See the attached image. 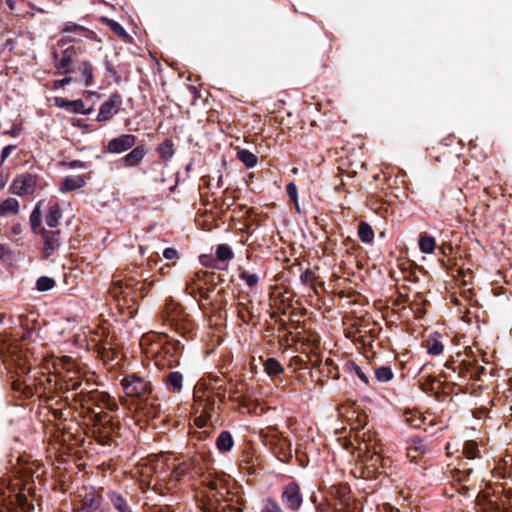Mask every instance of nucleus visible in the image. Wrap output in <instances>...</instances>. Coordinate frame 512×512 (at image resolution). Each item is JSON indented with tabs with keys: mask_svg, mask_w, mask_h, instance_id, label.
<instances>
[{
	"mask_svg": "<svg viewBox=\"0 0 512 512\" xmlns=\"http://www.w3.org/2000/svg\"><path fill=\"white\" fill-rule=\"evenodd\" d=\"M38 183V176L31 173L17 175L10 187L9 192L18 196H26L34 193Z\"/></svg>",
	"mask_w": 512,
	"mask_h": 512,
	"instance_id": "f8f14e48",
	"label": "nucleus"
},
{
	"mask_svg": "<svg viewBox=\"0 0 512 512\" xmlns=\"http://www.w3.org/2000/svg\"><path fill=\"white\" fill-rule=\"evenodd\" d=\"M72 81V78L70 76H66L63 79L56 80L54 83L55 88H62L68 84H70Z\"/></svg>",
	"mask_w": 512,
	"mask_h": 512,
	"instance_id": "69168bd1",
	"label": "nucleus"
},
{
	"mask_svg": "<svg viewBox=\"0 0 512 512\" xmlns=\"http://www.w3.org/2000/svg\"><path fill=\"white\" fill-rule=\"evenodd\" d=\"M19 212V202L15 198H7L0 204V216L16 215Z\"/></svg>",
	"mask_w": 512,
	"mask_h": 512,
	"instance_id": "f704fd0d",
	"label": "nucleus"
},
{
	"mask_svg": "<svg viewBox=\"0 0 512 512\" xmlns=\"http://www.w3.org/2000/svg\"><path fill=\"white\" fill-rule=\"evenodd\" d=\"M62 218V209L58 202H50L45 215V222L48 227L54 229L58 226Z\"/></svg>",
	"mask_w": 512,
	"mask_h": 512,
	"instance_id": "b1692460",
	"label": "nucleus"
},
{
	"mask_svg": "<svg viewBox=\"0 0 512 512\" xmlns=\"http://www.w3.org/2000/svg\"><path fill=\"white\" fill-rule=\"evenodd\" d=\"M234 256V253L231 247L227 244H220L216 249V257L218 260L225 262L231 260Z\"/></svg>",
	"mask_w": 512,
	"mask_h": 512,
	"instance_id": "49530a36",
	"label": "nucleus"
},
{
	"mask_svg": "<svg viewBox=\"0 0 512 512\" xmlns=\"http://www.w3.org/2000/svg\"><path fill=\"white\" fill-rule=\"evenodd\" d=\"M101 21L103 23H106L109 28L119 37H122V38H128L129 35L128 33L126 32V30L123 28V26L118 23L117 21L113 20V19H109L107 17H103L101 19Z\"/></svg>",
	"mask_w": 512,
	"mask_h": 512,
	"instance_id": "79ce46f5",
	"label": "nucleus"
},
{
	"mask_svg": "<svg viewBox=\"0 0 512 512\" xmlns=\"http://www.w3.org/2000/svg\"><path fill=\"white\" fill-rule=\"evenodd\" d=\"M183 348L184 345L179 340H171L163 345L162 350L167 359V363H165L167 367L172 368L179 364Z\"/></svg>",
	"mask_w": 512,
	"mask_h": 512,
	"instance_id": "aec40b11",
	"label": "nucleus"
},
{
	"mask_svg": "<svg viewBox=\"0 0 512 512\" xmlns=\"http://www.w3.org/2000/svg\"><path fill=\"white\" fill-rule=\"evenodd\" d=\"M265 444L281 462L289 463L292 459L291 442L287 438L274 435Z\"/></svg>",
	"mask_w": 512,
	"mask_h": 512,
	"instance_id": "4468645a",
	"label": "nucleus"
},
{
	"mask_svg": "<svg viewBox=\"0 0 512 512\" xmlns=\"http://www.w3.org/2000/svg\"><path fill=\"white\" fill-rule=\"evenodd\" d=\"M57 389V383L55 376L46 374L41 371H37L32 379L29 377L24 383L23 395L26 398H31L34 395L42 397V392L55 391Z\"/></svg>",
	"mask_w": 512,
	"mask_h": 512,
	"instance_id": "0eeeda50",
	"label": "nucleus"
},
{
	"mask_svg": "<svg viewBox=\"0 0 512 512\" xmlns=\"http://www.w3.org/2000/svg\"><path fill=\"white\" fill-rule=\"evenodd\" d=\"M122 104V95L118 91L113 92L109 98L101 104L96 120L99 122L110 121L113 116L119 112Z\"/></svg>",
	"mask_w": 512,
	"mask_h": 512,
	"instance_id": "2eb2a0df",
	"label": "nucleus"
},
{
	"mask_svg": "<svg viewBox=\"0 0 512 512\" xmlns=\"http://www.w3.org/2000/svg\"><path fill=\"white\" fill-rule=\"evenodd\" d=\"M375 377L379 382H388L393 379L394 374L390 367L381 366L375 370Z\"/></svg>",
	"mask_w": 512,
	"mask_h": 512,
	"instance_id": "de8ad7c7",
	"label": "nucleus"
},
{
	"mask_svg": "<svg viewBox=\"0 0 512 512\" xmlns=\"http://www.w3.org/2000/svg\"><path fill=\"white\" fill-rule=\"evenodd\" d=\"M166 389L171 393H180L183 387V375L178 371H170L163 376Z\"/></svg>",
	"mask_w": 512,
	"mask_h": 512,
	"instance_id": "4be33fe9",
	"label": "nucleus"
},
{
	"mask_svg": "<svg viewBox=\"0 0 512 512\" xmlns=\"http://www.w3.org/2000/svg\"><path fill=\"white\" fill-rule=\"evenodd\" d=\"M460 377L474 381H481L482 376L486 374V368L478 364L477 360H465V364H460Z\"/></svg>",
	"mask_w": 512,
	"mask_h": 512,
	"instance_id": "412c9836",
	"label": "nucleus"
},
{
	"mask_svg": "<svg viewBox=\"0 0 512 512\" xmlns=\"http://www.w3.org/2000/svg\"><path fill=\"white\" fill-rule=\"evenodd\" d=\"M195 467V460L193 458H189L175 466L171 473V476L175 481H180L185 476L190 474L195 469Z\"/></svg>",
	"mask_w": 512,
	"mask_h": 512,
	"instance_id": "393cba45",
	"label": "nucleus"
},
{
	"mask_svg": "<svg viewBox=\"0 0 512 512\" xmlns=\"http://www.w3.org/2000/svg\"><path fill=\"white\" fill-rule=\"evenodd\" d=\"M56 286V281L48 276H41L36 281V289L40 292H45L53 289Z\"/></svg>",
	"mask_w": 512,
	"mask_h": 512,
	"instance_id": "c03bdc74",
	"label": "nucleus"
},
{
	"mask_svg": "<svg viewBox=\"0 0 512 512\" xmlns=\"http://www.w3.org/2000/svg\"><path fill=\"white\" fill-rule=\"evenodd\" d=\"M79 498L80 506L74 508V512H96L103 501V496L93 487L84 488Z\"/></svg>",
	"mask_w": 512,
	"mask_h": 512,
	"instance_id": "ddd939ff",
	"label": "nucleus"
},
{
	"mask_svg": "<svg viewBox=\"0 0 512 512\" xmlns=\"http://www.w3.org/2000/svg\"><path fill=\"white\" fill-rule=\"evenodd\" d=\"M163 256L168 260H172L178 258V251L172 247H168L164 249Z\"/></svg>",
	"mask_w": 512,
	"mask_h": 512,
	"instance_id": "e2e57ef3",
	"label": "nucleus"
},
{
	"mask_svg": "<svg viewBox=\"0 0 512 512\" xmlns=\"http://www.w3.org/2000/svg\"><path fill=\"white\" fill-rule=\"evenodd\" d=\"M260 512H285L280 504L271 497L263 500Z\"/></svg>",
	"mask_w": 512,
	"mask_h": 512,
	"instance_id": "a18cd8bd",
	"label": "nucleus"
},
{
	"mask_svg": "<svg viewBox=\"0 0 512 512\" xmlns=\"http://www.w3.org/2000/svg\"><path fill=\"white\" fill-rule=\"evenodd\" d=\"M385 461V458L382 457L378 452L374 451L370 454L369 458L367 459V465L369 467H372L375 472L382 473L383 471H380V463H383Z\"/></svg>",
	"mask_w": 512,
	"mask_h": 512,
	"instance_id": "8fccbe9b",
	"label": "nucleus"
},
{
	"mask_svg": "<svg viewBox=\"0 0 512 512\" xmlns=\"http://www.w3.org/2000/svg\"><path fill=\"white\" fill-rule=\"evenodd\" d=\"M424 419L420 414L409 411L405 413V422L413 428H420Z\"/></svg>",
	"mask_w": 512,
	"mask_h": 512,
	"instance_id": "09e8293b",
	"label": "nucleus"
},
{
	"mask_svg": "<svg viewBox=\"0 0 512 512\" xmlns=\"http://www.w3.org/2000/svg\"><path fill=\"white\" fill-rule=\"evenodd\" d=\"M436 382H438V378L435 376L429 375L426 378V381L421 385V389L424 392H433V393L437 394V392L435 391V387H434Z\"/></svg>",
	"mask_w": 512,
	"mask_h": 512,
	"instance_id": "6e6d98bb",
	"label": "nucleus"
},
{
	"mask_svg": "<svg viewBox=\"0 0 512 512\" xmlns=\"http://www.w3.org/2000/svg\"><path fill=\"white\" fill-rule=\"evenodd\" d=\"M425 347L430 355H440L444 350V345L440 341V334L435 332L425 341Z\"/></svg>",
	"mask_w": 512,
	"mask_h": 512,
	"instance_id": "2f4dec72",
	"label": "nucleus"
},
{
	"mask_svg": "<svg viewBox=\"0 0 512 512\" xmlns=\"http://www.w3.org/2000/svg\"><path fill=\"white\" fill-rule=\"evenodd\" d=\"M264 370L269 376H277L284 372L282 365L275 358H268L264 362Z\"/></svg>",
	"mask_w": 512,
	"mask_h": 512,
	"instance_id": "ea45409f",
	"label": "nucleus"
},
{
	"mask_svg": "<svg viewBox=\"0 0 512 512\" xmlns=\"http://www.w3.org/2000/svg\"><path fill=\"white\" fill-rule=\"evenodd\" d=\"M358 237L363 243H371L374 239V231L367 222H360L358 226Z\"/></svg>",
	"mask_w": 512,
	"mask_h": 512,
	"instance_id": "4c0bfd02",
	"label": "nucleus"
},
{
	"mask_svg": "<svg viewBox=\"0 0 512 512\" xmlns=\"http://www.w3.org/2000/svg\"><path fill=\"white\" fill-rule=\"evenodd\" d=\"M83 49L80 46L70 45L65 49H55L52 53L54 66L61 74L74 72L73 62L77 59Z\"/></svg>",
	"mask_w": 512,
	"mask_h": 512,
	"instance_id": "1a4fd4ad",
	"label": "nucleus"
},
{
	"mask_svg": "<svg viewBox=\"0 0 512 512\" xmlns=\"http://www.w3.org/2000/svg\"><path fill=\"white\" fill-rule=\"evenodd\" d=\"M107 497L118 512H133L122 494L116 491H109Z\"/></svg>",
	"mask_w": 512,
	"mask_h": 512,
	"instance_id": "c756f323",
	"label": "nucleus"
},
{
	"mask_svg": "<svg viewBox=\"0 0 512 512\" xmlns=\"http://www.w3.org/2000/svg\"><path fill=\"white\" fill-rule=\"evenodd\" d=\"M89 416L91 422L90 432L92 437L101 445H112L115 442L119 426L105 411L95 412L91 410Z\"/></svg>",
	"mask_w": 512,
	"mask_h": 512,
	"instance_id": "20e7f679",
	"label": "nucleus"
},
{
	"mask_svg": "<svg viewBox=\"0 0 512 512\" xmlns=\"http://www.w3.org/2000/svg\"><path fill=\"white\" fill-rule=\"evenodd\" d=\"M74 400L79 402L83 408H86L87 414L92 415L91 410H94L90 404L109 411H116L118 409L117 402L107 393L100 391H90L87 393L80 392L75 395Z\"/></svg>",
	"mask_w": 512,
	"mask_h": 512,
	"instance_id": "423d86ee",
	"label": "nucleus"
},
{
	"mask_svg": "<svg viewBox=\"0 0 512 512\" xmlns=\"http://www.w3.org/2000/svg\"><path fill=\"white\" fill-rule=\"evenodd\" d=\"M79 42H80V38H78L76 36L69 35V34H65L57 41L56 46H57V48H63L67 44H75V43H79Z\"/></svg>",
	"mask_w": 512,
	"mask_h": 512,
	"instance_id": "864d4df0",
	"label": "nucleus"
},
{
	"mask_svg": "<svg viewBox=\"0 0 512 512\" xmlns=\"http://www.w3.org/2000/svg\"><path fill=\"white\" fill-rule=\"evenodd\" d=\"M234 446V439L229 431H221L216 438V447L219 452L226 453L231 451Z\"/></svg>",
	"mask_w": 512,
	"mask_h": 512,
	"instance_id": "7c9ffc66",
	"label": "nucleus"
},
{
	"mask_svg": "<svg viewBox=\"0 0 512 512\" xmlns=\"http://www.w3.org/2000/svg\"><path fill=\"white\" fill-rule=\"evenodd\" d=\"M205 489L196 494L197 507L203 512H242L233 504V497L224 478L206 477L203 480Z\"/></svg>",
	"mask_w": 512,
	"mask_h": 512,
	"instance_id": "f257e3e1",
	"label": "nucleus"
},
{
	"mask_svg": "<svg viewBox=\"0 0 512 512\" xmlns=\"http://www.w3.org/2000/svg\"><path fill=\"white\" fill-rule=\"evenodd\" d=\"M147 150L144 145L134 147L128 154H126L122 161L126 167H135L141 163L145 157Z\"/></svg>",
	"mask_w": 512,
	"mask_h": 512,
	"instance_id": "5701e85b",
	"label": "nucleus"
},
{
	"mask_svg": "<svg viewBox=\"0 0 512 512\" xmlns=\"http://www.w3.org/2000/svg\"><path fill=\"white\" fill-rule=\"evenodd\" d=\"M121 387L127 397L148 402L152 397L154 387L152 382L138 373H127L122 378Z\"/></svg>",
	"mask_w": 512,
	"mask_h": 512,
	"instance_id": "39448f33",
	"label": "nucleus"
},
{
	"mask_svg": "<svg viewBox=\"0 0 512 512\" xmlns=\"http://www.w3.org/2000/svg\"><path fill=\"white\" fill-rule=\"evenodd\" d=\"M54 102L57 107L72 113L82 112L84 107V102L81 99L68 100L63 97H56Z\"/></svg>",
	"mask_w": 512,
	"mask_h": 512,
	"instance_id": "a878e982",
	"label": "nucleus"
},
{
	"mask_svg": "<svg viewBox=\"0 0 512 512\" xmlns=\"http://www.w3.org/2000/svg\"><path fill=\"white\" fill-rule=\"evenodd\" d=\"M407 457L410 462L418 463L419 458L429 452L427 443L419 436H411L407 440Z\"/></svg>",
	"mask_w": 512,
	"mask_h": 512,
	"instance_id": "a211bd4d",
	"label": "nucleus"
},
{
	"mask_svg": "<svg viewBox=\"0 0 512 512\" xmlns=\"http://www.w3.org/2000/svg\"><path fill=\"white\" fill-rule=\"evenodd\" d=\"M460 364H465V360L457 361V360H449L446 361L445 367L447 369L452 370L454 373H458V376L460 377Z\"/></svg>",
	"mask_w": 512,
	"mask_h": 512,
	"instance_id": "052dcab7",
	"label": "nucleus"
},
{
	"mask_svg": "<svg viewBox=\"0 0 512 512\" xmlns=\"http://www.w3.org/2000/svg\"><path fill=\"white\" fill-rule=\"evenodd\" d=\"M280 500L287 511L299 512L304 502L300 485L296 481L285 484L280 494Z\"/></svg>",
	"mask_w": 512,
	"mask_h": 512,
	"instance_id": "9d476101",
	"label": "nucleus"
},
{
	"mask_svg": "<svg viewBox=\"0 0 512 512\" xmlns=\"http://www.w3.org/2000/svg\"><path fill=\"white\" fill-rule=\"evenodd\" d=\"M69 168L76 169V168H86L87 164L86 162H83L81 160H72L68 164Z\"/></svg>",
	"mask_w": 512,
	"mask_h": 512,
	"instance_id": "338daca9",
	"label": "nucleus"
},
{
	"mask_svg": "<svg viewBox=\"0 0 512 512\" xmlns=\"http://www.w3.org/2000/svg\"><path fill=\"white\" fill-rule=\"evenodd\" d=\"M473 470L471 468L455 469L452 471V478L459 483L466 482Z\"/></svg>",
	"mask_w": 512,
	"mask_h": 512,
	"instance_id": "3c124183",
	"label": "nucleus"
},
{
	"mask_svg": "<svg viewBox=\"0 0 512 512\" xmlns=\"http://www.w3.org/2000/svg\"><path fill=\"white\" fill-rule=\"evenodd\" d=\"M37 235H40L42 239V258L47 260L51 256H53L55 252L60 248L62 242V232L60 229L51 228L50 230H48L45 228Z\"/></svg>",
	"mask_w": 512,
	"mask_h": 512,
	"instance_id": "9b49d317",
	"label": "nucleus"
},
{
	"mask_svg": "<svg viewBox=\"0 0 512 512\" xmlns=\"http://www.w3.org/2000/svg\"><path fill=\"white\" fill-rule=\"evenodd\" d=\"M238 271H239V274H238L239 278L242 281H244L250 289H253L258 285V283L260 281L258 274L250 273L249 271L245 270L242 267H239Z\"/></svg>",
	"mask_w": 512,
	"mask_h": 512,
	"instance_id": "58836bf2",
	"label": "nucleus"
},
{
	"mask_svg": "<svg viewBox=\"0 0 512 512\" xmlns=\"http://www.w3.org/2000/svg\"><path fill=\"white\" fill-rule=\"evenodd\" d=\"M42 203H43V201H38L36 203L35 207L33 208L32 212L30 214V217H29L31 231L34 234H38L39 232H41L42 230L45 229L42 225V211H41Z\"/></svg>",
	"mask_w": 512,
	"mask_h": 512,
	"instance_id": "bb28decb",
	"label": "nucleus"
},
{
	"mask_svg": "<svg viewBox=\"0 0 512 512\" xmlns=\"http://www.w3.org/2000/svg\"><path fill=\"white\" fill-rule=\"evenodd\" d=\"M439 250L440 252L444 255V256H448L449 253L452 252L453 250V247L450 243H443L440 247H439Z\"/></svg>",
	"mask_w": 512,
	"mask_h": 512,
	"instance_id": "774afa93",
	"label": "nucleus"
},
{
	"mask_svg": "<svg viewBox=\"0 0 512 512\" xmlns=\"http://www.w3.org/2000/svg\"><path fill=\"white\" fill-rule=\"evenodd\" d=\"M419 249L422 253H433L436 248L435 238L427 233H421L418 240Z\"/></svg>",
	"mask_w": 512,
	"mask_h": 512,
	"instance_id": "72a5a7b5",
	"label": "nucleus"
},
{
	"mask_svg": "<svg viewBox=\"0 0 512 512\" xmlns=\"http://www.w3.org/2000/svg\"><path fill=\"white\" fill-rule=\"evenodd\" d=\"M286 193H287L288 197L294 202V205H295L297 211H299L298 192H297V186L295 185V183L290 182L286 185Z\"/></svg>",
	"mask_w": 512,
	"mask_h": 512,
	"instance_id": "603ef678",
	"label": "nucleus"
},
{
	"mask_svg": "<svg viewBox=\"0 0 512 512\" xmlns=\"http://www.w3.org/2000/svg\"><path fill=\"white\" fill-rule=\"evenodd\" d=\"M316 279V274L310 269H306L300 276V280L303 284H310L314 282Z\"/></svg>",
	"mask_w": 512,
	"mask_h": 512,
	"instance_id": "4d7b16f0",
	"label": "nucleus"
},
{
	"mask_svg": "<svg viewBox=\"0 0 512 512\" xmlns=\"http://www.w3.org/2000/svg\"><path fill=\"white\" fill-rule=\"evenodd\" d=\"M156 151L162 160H170L175 154V147L173 141L171 139H165L164 142L157 146Z\"/></svg>",
	"mask_w": 512,
	"mask_h": 512,
	"instance_id": "473e14b6",
	"label": "nucleus"
},
{
	"mask_svg": "<svg viewBox=\"0 0 512 512\" xmlns=\"http://www.w3.org/2000/svg\"><path fill=\"white\" fill-rule=\"evenodd\" d=\"M137 137L133 134H122L108 141L104 151L120 154L130 150L136 143Z\"/></svg>",
	"mask_w": 512,
	"mask_h": 512,
	"instance_id": "f3484780",
	"label": "nucleus"
},
{
	"mask_svg": "<svg viewBox=\"0 0 512 512\" xmlns=\"http://www.w3.org/2000/svg\"><path fill=\"white\" fill-rule=\"evenodd\" d=\"M245 388V383L243 381H238L234 387L229 389L230 399L234 400L236 395L242 394Z\"/></svg>",
	"mask_w": 512,
	"mask_h": 512,
	"instance_id": "13d9d810",
	"label": "nucleus"
},
{
	"mask_svg": "<svg viewBox=\"0 0 512 512\" xmlns=\"http://www.w3.org/2000/svg\"><path fill=\"white\" fill-rule=\"evenodd\" d=\"M325 496L333 502L334 510L338 512H354L356 504L351 498V490L347 484L339 483L332 485Z\"/></svg>",
	"mask_w": 512,
	"mask_h": 512,
	"instance_id": "6e6552de",
	"label": "nucleus"
},
{
	"mask_svg": "<svg viewBox=\"0 0 512 512\" xmlns=\"http://www.w3.org/2000/svg\"><path fill=\"white\" fill-rule=\"evenodd\" d=\"M152 285L153 282L147 284V279L137 280L128 277L113 282L110 293L118 302L123 301V306L131 309L148 294ZM119 305L122 306L121 303Z\"/></svg>",
	"mask_w": 512,
	"mask_h": 512,
	"instance_id": "7ed1b4c3",
	"label": "nucleus"
},
{
	"mask_svg": "<svg viewBox=\"0 0 512 512\" xmlns=\"http://www.w3.org/2000/svg\"><path fill=\"white\" fill-rule=\"evenodd\" d=\"M60 34H69L72 36H76L80 38V41L82 40V38H86L93 41L97 37V34L93 30L83 25L77 24L73 21L64 22L63 25L60 27Z\"/></svg>",
	"mask_w": 512,
	"mask_h": 512,
	"instance_id": "6ab92c4d",
	"label": "nucleus"
},
{
	"mask_svg": "<svg viewBox=\"0 0 512 512\" xmlns=\"http://www.w3.org/2000/svg\"><path fill=\"white\" fill-rule=\"evenodd\" d=\"M86 184L84 176H66L61 184L60 190L62 192H71L84 187Z\"/></svg>",
	"mask_w": 512,
	"mask_h": 512,
	"instance_id": "cd10ccee",
	"label": "nucleus"
},
{
	"mask_svg": "<svg viewBox=\"0 0 512 512\" xmlns=\"http://www.w3.org/2000/svg\"><path fill=\"white\" fill-rule=\"evenodd\" d=\"M236 158L248 169L254 168L258 162L257 156L247 149H239L237 151Z\"/></svg>",
	"mask_w": 512,
	"mask_h": 512,
	"instance_id": "c9c22d12",
	"label": "nucleus"
},
{
	"mask_svg": "<svg viewBox=\"0 0 512 512\" xmlns=\"http://www.w3.org/2000/svg\"><path fill=\"white\" fill-rule=\"evenodd\" d=\"M363 418V424H362V420L360 418V416L358 417V425L356 427H353L352 429L356 431L355 433V439L359 442V444L361 445L362 443L365 444V447L364 448H361L360 449H364L365 452L368 454L370 453V446L366 443V440H365V435L366 433L365 432H362V430L364 429V426L366 425V416H362Z\"/></svg>",
	"mask_w": 512,
	"mask_h": 512,
	"instance_id": "e433bc0d",
	"label": "nucleus"
},
{
	"mask_svg": "<svg viewBox=\"0 0 512 512\" xmlns=\"http://www.w3.org/2000/svg\"><path fill=\"white\" fill-rule=\"evenodd\" d=\"M345 371L356 374L358 378L365 384L369 383L367 375L363 372L361 367L354 361L350 360L345 363Z\"/></svg>",
	"mask_w": 512,
	"mask_h": 512,
	"instance_id": "37998d69",
	"label": "nucleus"
},
{
	"mask_svg": "<svg viewBox=\"0 0 512 512\" xmlns=\"http://www.w3.org/2000/svg\"><path fill=\"white\" fill-rule=\"evenodd\" d=\"M213 277H217L222 281L221 275H216L214 272L198 271L195 272L189 281L186 283L185 292L192 297L196 298L202 284L213 282Z\"/></svg>",
	"mask_w": 512,
	"mask_h": 512,
	"instance_id": "dca6fc26",
	"label": "nucleus"
},
{
	"mask_svg": "<svg viewBox=\"0 0 512 512\" xmlns=\"http://www.w3.org/2000/svg\"><path fill=\"white\" fill-rule=\"evenodd\" d=\"M161 315L163 321L185 340L190 341L196 337L197 324L181 304L173 300L166 301Z\"/></svg>",
	"mask_w": 512,
	"mask_h": 512,
	"instance_id": "f03ea898",
	"label": "nucleus"
},
{
	"mask_svg": "<svg viewBox=\"0 0 512 512\" xmlns=\"http://www.w3.org/2000/svg\"><path fill=\"white\" fill-rule=\"evenodd\" d=\"M93 65L90 61L84 60L78 64L77 71L86 87L94 84Z\"/></svg>",
	"mask_w": 512,
	"mask_h": 512,
	"instance_id": "c85d7f7f",
	"label": "nucleus"
},
{
	"mask_svg": "<svg viewBox=\"0 0 512 512\" xmlns=\"http://www.w3.org/2000/svg\"><path fill=\"white\" fill-rule=\"evenodd\" d=\"M82 382L79 380L69 379L60 386L61 391H76L80 388Z\"/></svg>",
	"mask_w": 512,
	"mask_h": 512,
	"instance_id": "5fc2aeb1",
	"label": "nucleus"
},
{
	"mask_svg": "<svg viewBox=\"0 0 512 512\" xmlns=\"http://www.w3.org/2000/svg\"><path fill=\"white\" fill-rule=\"evenodd\" d=\"M214 391H215V396L218 397L219 401L220 402H224L225 401V394H226V386L225 384H222V385H217L215 386V388H212Z\"/></svg>",
	"mask_w": 512,
	"mask_h": 512,
	"instance_id": "680f3d73",
	"label": "nucleus"
},
{
	"mask_svg": "<svg viewBox=\"0 0 512 512\" xmlns=\"http://www.w3.org/2000/svg\"><path fill=\"white\" fill-rule=\"evenodd\" d=\"M16 149V145H8L2 149L1 152V164L10 156L12 151Z\"/></svg>",
	"mask_w": 512,
	"mask_h": 512,
	"instance_id": "0e129e2a",
	"label": "nucleus"
},
{
	"mask_svg": "<svg viewBox=\"0 0 512 512\" xmlns=\"http://www.w3.org/2000/svg\"><path fill=\"white\" fill-rule=\"evenodd\" d=\"M207 285H210V286H209V287H207V288H205V287L202 285V286H201V288H200V291L198 292V295L200 296V298L205 299V300L209 299L210 293H211L212 291H214L215 286H216V284H215V282H214V281H213V282L208 283Z\"/></svg>",
	"mask_w": 512,
	"mask_h": 512,
	"instance_id": "bf43d9fd",
	"label": "nucleus"
},
{
	"mask_svg": "<svg viewBox=\"0 0 512 512\" xmlns=\"http://www.w3.org/2000/svg\"><path fill=\"white\" fill-rule=\"evenodd\" d=\"M463 454L468 459H475L480 456L479 447L476 441L469 440L463 445Z\"/></svg>",
	"mask_w": 512,
	"mask_h": 512,
	"instance_id": "a19ab883",
	"label": "nucleus"
}]
</instances>
